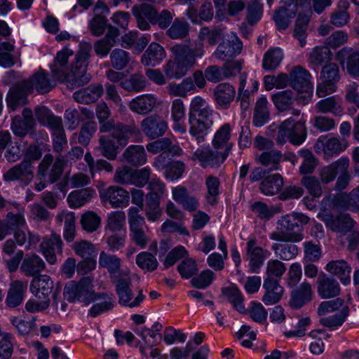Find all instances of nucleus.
I'll use <instances>...</instances> for the list:
<instances>
[{"instance_id": "1", "label": "nucleus", "mask_w": 359, "mask_h": 359, "mask_svg": "<svg viewBox=\"0 0 359 359\" xmlns=\"http://www.w3.org/2000/svg\"><path fill=\"white\" fill-rule=\"evenodd\" d=\"M92 46L89 43H81L80 49L68 72L67 64L69 57L73 55L74 51L68 48L59 51L51 65L52 76L58 81L67 83L72 88L84 86L90 80V76L86 74V70Z\"/></svg>"}, {"instance_id": "2", "label": "nucleus", "mask_w": 359, "mask_h": 359, "mask_svg": "<svg viewBox=\"0 0 359 359\" xmlns=\"http://www.w3.org/2000/svg\"><path fill=\"white\" fill-rule=\"evenodd\" d=\"M212 116L213 111L204 98L196 96L191 100L189 109V133L198 142L203 141L212 126Z\"/></svg>"}, {"instance_id": "3", "label": "nucleus", "mask_w": 359, "mask_h": 359, "mask_svg": "<svg viewBox=\"0 0 359 359\" xmlns=\"http://www.w3.org/2000/svg\"><path fill=\"white\" fill-rule=\"evenodd\" d=\"M309 222V217L306 215L293 212L281 217L278 220V227L276 231L270 233L271 240L282 242H298L302 240L300 233L301 225L306 224Z\"/></svg>"}, {"instance_id": "4", "label": "nucleus", "mask_w": 359, "mask_h": 359, "mask_svg": "<svg viewBox=\"0 0 359 359\" xmlns=\"http://www.w3.org/2000/svg\"><path fill=\"white\" fill-rule=\"evenodd\" d=\"M30 292L35 299H29L25 309L29 313H37L47 309L50 304V294L53 289V282L47 275L34 277L30 283Z\"/></svg>"}, {"instance_id": "5", "label": "nucleus", "mask_w": 359, "mask_h": 359, "mask_svg": "<svg viewBox=\"0 0 359 359\" xmlns=\"http://www.w3.org/2000/svg\"><path fill=\"white\" fill-rule=\"evenodd\" d=\"M92 282L90 277H84L78 283L74 281L67 283L63 292L65 299L71 302H83L86 305L98 300L100 293L94 292Z\"/></svg>"}, {"instance_id": "6", "label": "nucleus", "mask_w": 359, "mask_h": 359, "mask_svg": "<svg viewBox=\"0 0 359 359\" xmlns=\"http://www.w3.org/2000/svg\"><path fill=\"white\" fill-rule=\"evenodd\" d=\"M100 131L101 133H110L111 136L116 140L118 145L121 147H126L131 137L137 136L140 133L139 128L135 122L125 124L121 122L115 123L113 120L102 123L100 126Z\"/></svg>"}, {"instance_id": "7", "label": "nucleus", "mask_w": 359, "mask_h": 359, "mask_svg": "<svg viewBox=\"0 0 359 359\" xmlns=\"http://www.w3.org/2000/svg\"><path fill=\"white\" fill-rule=\"evenodd\" d=\"M115 284L116 292L118 297V302L121 305L134 308L140 305L144 299L142 290H140L138 294L133 299V293L131 285V278L128 274L121 276L119 278L112 281Z\"/></svg>"}, {"instance_id": "8", "label": "nucleus", "mask_w": 359, "mask_h": 359, "mask_svg": "<svg viewBox=\"0 0 359 359\" xmlns=\"http://www.w3.org/2000/svg\"><path fill=\"white\" fill-rule=\"evenodd\" d=\"M170 50L174 55V60H168L163 66V70L168 79H180L193 67L194 60L184 57L175 46Z\"/></svg>"}, {"instance_id": "9", "label": "nucleus", "mask_w": 359, "mask_h": 359, "mask_svg": "<svg viewBox=\"0 0 359 359\" xmlns=\"http://www.w3.org/2000/svg\"><path fill=\"white\" fill-rule=\"evenodd\" d=\"M311 77L310 73L299 65L293 67L290 72V86L299 94H303V105L306 104L312 96Z\"/></svg>"}, {"instance_id": "10", "label": "nucleus", "mask_w": 359, "mask_h": 359, "mask_svg": "<svg viewBox=\"0 0 359 359\" xmlns=\"http://www.w3.org/2000/svg\"><path fill=\"white\" fill-rule=\"evenodd\" d=\"M128 223L130 240L140 248H144L149 241L143 227L145 226L144 218L140 215L138 208L131 207L128 211Z\"/></svg>"}, {"instance_id": "11", "label": "nucleus", "mask_w": 359, "mask_h": 359, "mask_svg": "<svg viewBox=\"0 0 359 359\" xmlns=\"http://www.w3.org/2000/svg\"><path fill=\"white\" fill-rule=\"evenodd\" d=\"M339 69L335 63H328L323 67L320 79L316 94L318 97H325L337 90V83L339 81Z\"/></svg>"}, {"instance_id": "12", "label": "nucleus", "mask_w": 359, "mask_h": 359, "mask_svg": "<svg viewBox=\"0 0 359 359\" xmlns=\"http://www.w3.org/2000/svg\"><path fill=\"white\" fill-rule=\"evenodd\" d=\"M34 166L28 161H22L6 171L3 180L6 182H18L21 187L27 186L34 179Z\"/></svg>"}, {"instance_id": "13", "label": "nucleus", "mask_w": 359, "mask_h": 359, "mask_svg": "<svg viewBox=\"0 0 359 359\" xmlns=\"http://www.w3.org/2000/svg\"><path fill=\"white\" fill-rule=\"evenodd\" d=\"M322 220L327 228L339 236H345L353 229L355 222L347 213H341L337 215L324 214Z\"/></svg>"}, {"instance_id": "14", "label": "nucleus", "mask_w": 359, "mask_h": 359, "mask_svg": "<svg viewBox=\"0 0 359 359\" xmlns=\"http://www.w3.org/2000/svg\"><path fill=\"white\" fill-rule=\"evenodd\" d=\"M270 255L269 250H264L257 245V241L255 238H250L247 242L246 257L249 262V268L251 273H259L264 260Z\"/></svg>"}, {"instance_id": "15", "label": "nucleus", "mask_w": 359, "mask_h": 359, "mask_svg": "<svg viewBox=\"0 0 359 359\" xmlns=\"http://www.w3.org/2000/svg\"><path fill=\"white\" fill-rule=\"evenodd\" d=\"M34 126L33 112L31 109L26 107L22 110V116L18 115L12 118L11 129L15 136L24 138L32 132Z\"/></svg>"}, {"instance_id": "16", "label": "nucleus", "mask_w": 359, "mask_h": 359, "mask_svg": "<svg viewBox=\"0 0 359 359\" xmlns=\"http://www.w3.org/2000/svg\"><path fill=\"white\" fill-rule=\"evenodd\" d=\"M271 100L276 107L280 111H292V115L299 116L301 111L297 109H293L292 105L295 100L302 104L303 98L301 96L296 97L294 93L290 90H286L278 92L271 96Z\"/></svg>"}, {"instance_id": "17", "label": "nucleus", "mask_w": 359, "mask_h": 359, "mask_svg": "<svg viewBox=\"0 0 359 359\" xmlns=\"http://www.w3.org/2000/svg\"><path fill=\"white\" fill-rule=\"evenodd\" d=\"M228 155L227 151L201 148L198 149L193 154L192 159H197L203 168L208 166L218 167L224 162Z\"/></svg>"}, {"instance_id": "18", "label": "nucleus", "mask_w": 359, "mask_h": 359, "mask_svg": "<svg viewBox=\"0 0 359 359\" xmlns=\"http://www.w3.org/2000/svg\"><path fill=\"white\" fill-rule=\"evenodd\" d=\"M242 47L240 39L232 34L218 45L213 55L219 60L228 61L241 53Z\"/></svg>"}, {"instance_id": "19", "label": "nucleus", "mask_w": 359, "mask_h": 359, "mask_svg": "<svg viewBox=\"0 0 359 359\" xmlns=\"http://www.w3.org/2000/svg\"><path fill=\"white\" fill-rule=\"evenodd\" d=\"M100 195L104 202H108L114 208H124L129 204V192L116 185L109 187L101 191Z\"/></svg>"}, {"instance_id": "20", "label": "nucleus", "mask_w": 359, "mask_h": 359, "mask_svg": "<svg viewBox=\"0 0 359 359\" xmlns=\"http://www.w3.org/2000/svg\"><path fill=\"white\" fill-rule=\"evenodd\" d=\"M140 127L147 137L156 139L165 133L168 124L161 116L153 114L144 118L140 123Z\"/></svg>"}, {"instance_id": "21", "label": "nucleus", "mask_w": 359, "mask_h": 359, "mask_svg": "<svg viewBox=\"0 0 359 359\" xmlns=\"http://www.w3.org/2000/svg\"><path fill=\"white\" fill-rule=\"evenodd\" d=\"M41 250L46 261L54 264L57 262V255L62 252V241L60 235L52 233L50 236H46L40 245Z\"/></svg>"}, {"instance_id": "22", "label": "nucleus", "mask_w": 359, "mask_h": 359, "mask_svg": "<svg viewBox=\"0 0 359 359\" xmlns=\"http://www.w3.org/2000/svg\"><path fill=\"white\" fill-rule=\"evenodd\" d=\"M348 142L344 138L321 136L315 145L316 149H322L325 156L332 157L339 154L348 147Z\"/></svg>"}, {"instance_id": "23", "label": "nucleus", "mask_w": 359, "mask_h": 359, "mask_svg": "<svg viewBox=\"0 0 359 359\" xmlns=\"http://www.w3.org/2000/svg\"><path fill=\"white\" fill-rule=\"evenodd\" d=\"M27 82H18L9 92L7 97L8 107L15 111L18 107L25 105L27 102V95L31 92V87L27 86Z\"/></svg>"}, {"instance_id": "24", "label": "nucleus", "mask_w": 359, "mask_h": 359, "mask_svg": "<svg viewBox=\"0 0 359 359\" xmlns=\"http://www.w3.org/2000/svg\"><path fill=\"white\" fill-rule=\"evenodd\" d=\"M264 294L262 301L265 305H273L278 303L284 294V287L280 285V281L276 279L264 278L263 283Z\"/></svg>"}, {"instance_id": "25", "label": "nucleus", "mask_w": 359, "mask_h": 359, "mask_svg": "<svg viewBox=\"0 0 359 359\" xmlns=\"http://www.w3.org/2000/svg\"><path fill=\"white\" fill-rule=\"evenodd\" d=\"M99 264L101 267L107 270L111 282L119 278L121 276L127 275L121 270V259L115 255L102 251L99 256Z\"/></svg>"}, {"instance_id": "26", "label": "nucleus", "mask_w": 359, "mask_h": 359, "mask_svg": "<svg viewBox=\"0 0 359 359\" xmlns=\"http://www.w3.org/2000/svg\"><path fill=\"white\" fill-rule=\"evenodd\" d=\"M291 0H281L283 6L277 8L273 20L279 30H285L290 23L291 19L296 15L294 6L290 2Z\"/></svg>"}, {"instance_id": "27", "label": "nucleus", "mask_w": 359, "mask_h": 359, "mask_svg": "<svg viewBox=\"0 0 359 359\" xmlns=\"http://www.w3.org/2000/svg\"><path fill=\"white\" fill-rule=\"evenodd\" d=\"M157 98L153 94H144L133 98L128 104L129 109L140 115L149 114L156 104Z\"/></svg>"}, {"instance_id": "28", "label": "nucleus", "mask_w": 359, "mask_h": 359, "mask_svg": "<svg viewBox=\"0 0 359 359\" xmlns=\"http://www.w3.org/2000/svg\"><path fill=\"white\" fill-rule=\"evenodd\" d=\"M313 290L310 283L303 282L294 289L290 294V305L294 309H300L311 302L313 297Z\"/></svg>"}, {"instance_id": "29", "label": "nucleus", "mask_w": 359, "mask_h": 359, "mask_svg": "<svg viewBox=\"0 0 359 359\" xmlns=\"http://www.w3.org/2000/svg\"><path fill=\"white\" fill-rule=\"evenodd\" d=\"M317 292L321 298L330 299L337 297L341 287L336 279L324 275L318 279Z\"/></svg>"}, {"instance_id": "30", "label": "nucleus", "mask_w": 359, "mask_h": 359, "mask_svg": "<svg viewBox=\"0 0 359 359\" xmlns=\"http://www.w3.org/2000/svg\"><path fill=\"white\" fill-rule=\"evenodd\" d=\"M215 102L223 109H228L236 97L234 87L229 83H221L214 89Z\"/></svg>"}, {"instance_id": "31", "label": "nucleus", "mask_w": 359, "mask_h": 359, "mask_svg": "<svg viewBox=\"0 0 359 359\" xmlns=\"http://www.w3.org/2000/svg\"><path fill=\"white\" fill-rule=\"evenodd\" d=\"M132 13L140 29L147 30L150 28V25L146 18L152 24V16L155 14L153 6L148 4L135 5L132 8Z\"/></svg>"}, {"instance_id": "32", "label": "nucleus", "mask_w": 359, "mask_h": 359, "mask_svg": "<svg viewBox=\"0 0 359 359\" xmlns=\"http://www.w3.org/2000/svg\"><path fill=\"white\" fill-rule=\"evenodd\" d=\"M27 82V86L31 87V92L36 89L39 93L44 94L50 92L55 86L52 84L48 74L42 69H40L33 74L29 79L24 80Z\"/></svg>"}, {"instance_id": "33", "label": "nucleus", "mask_w": 359, "mask_h": 359, "mask_svg": "<svg viewBox=\"0 0 359 359\" xmlns=\"http://www.w3.org/2000/svg\"><path fill=\"white\" fill-rule=\"evenodd\" d=\"M171 117L173 121L174 130L184 134L187 132L185 121V107L183 101L177 98L175 99L171 105Z\"/></svg>"}, {"instance_id": "34", "label": "nucleus", "mask_w": 359, "mask_h": 359, "mask_svg": "<svg viewBox=\"0 0 359 359\" xmlns=\"http://www.w3.org/2000/svg\"><path fill=\"white\" fill-rule=\"evenodd\" d=\"M102 93L103 87L101 84L90 85L75 92L73 98L79 103L88 104L97 101Z\"/></svg>"}, {"instance_id": "35", "label": "nucleus", "mask_w": 359, "mask_h": 359, "mask_svg": "<svg viewBox=\"0 0 359 359\" xmlns=\"http://www.w3.org/2000/svg\"><path fill=\"white\" fill-rule=\"evenodd\" d=\"M122 157L125 162L135 167L142 165L147 161L146 151L142 145L129 146L124 150Z\"/></svg>"}, {"instance_id": "36", "label": "nucleus", "mask_w": 359, "mask_h": 359, "mask_svg": "<svg viewBox=\"0 0 359 359\" xmlns=\"http://www.w3.org/2000/svg\"><path fill=\"white\" fill-rule=\"evenodd\" d=\"M164 48L157 43H151L143 53L141 62L144 66L155 67L165 57Z\"/></svg>"}, {"instance_id": "37", "label": "nucleus", "mask_w": 359, "mask_h": 359, "mask_svg": "<svg viewBox=\"0 0 359 359\" xmlns=\"http://www.w3.org/2000/svg\"><path fill=\"white\" fill-rule=\"evenodd\" d=\"M347 157H341L329 165L323 167L320 172V180L324 184L332 182L337 175L345 170V165L348 162Z\"/></svg>"}, {"instance_id": "38", "label": "nucleus", "mask_w": 359, "mask_h": 359, "mask_svg": "<svg viewBox=\"0 0 359 359\" xmlns=\"http://www.w3.org/2000/svg\"><path fill=\"white\" fill-rule=\"evenodd\" d=\"M27 288V283L15 280L11 283L6 299V304L11 308L19 306L24 298V294Z\"/></svg>"}, {"instance_id": "39", "label": "nucleus", "mask_w": 359, "mask_h": 359, "mask_svg": "<svg viewBox=\"0 0 359 359\" xmlns=\"http://www.w3.org/2000/svg\"><path fill=\"white\" fill-rule=\"evenodd\" d=\"M46 264L36 254L26 257L22 262L20 270L26 276H35L42 272Z\"/></svg>"}, {"instance_id": "40", "label": "nucleus", "mask_w": 359, "mask_h": 359, "mask_svg": "<svg viewBox=\"0 0 359 359\" xmlns=\"http://www.w3.org/2000/svg\"><path fill=\"white\" fill-rule=\"evenodd\" d=\"M284 182L280 174H273L264 178L259 184L260 191L266 196H274L280 193Z\"/></svg>"}, {"instance_id": "41", "label": "nucleus", "mask_w": 359, "mask_h": 359, "mask_svg": "<svg viewBox=\"0 0 359 359\" xmlns=\"http://www.w3.org/2000/svg\"><path fill=\"white\" fill-rule=\"evenodd\" d=\"M98 8L101 9V13L95 14L89 24L90 31L95 36H100L104 33L107 27V20L104 15L109 14V8L104 3L97 2L95 11Z\"/></svg>"}, {"instance_id": "42", "label": "nucleus", "mask_w": 359, "mask_h": 359, "mask_svg": "<svg viewBox=\"0 0 359 359\" xmlns=\"http://www.w3.org/2000/svg\"><path fill=\"white\" fill-rule=\"evenodd\" d=\"M231 137V126L229 123L224 124L215 133L212 140V145L215 149L227 151L229 154L233 144L229 142Z\"/></svg>"}, {"instance_id": "43", "label": "nucleus", "mask_w": 359, "mask_h": 359, "mask_svg": "<svg viewBox=\"0 0 359 359\" xmlns=\"http://www.w3.org/2000/svg\"><path fill=\"white\" fill-rule=\"evenodd\" d=\"M326 270L337 276L344 285L349 283L351 269L346 261L343 259L331 261L327 264Z\"/></svg>"}, {"instance_id": "44", "label": "nucleus", "mask_w": 359, "mask_h": 359, "mask_svg": "<svg viewBox=\"0 0 359 359\" xmlns=\"http://www.w3.org/2000/svg\"><path fill=\"white\" fill-rule=\"evenodd\" d=\"M318 112L323 114L332 113L334 116H341L344 114V109L341 104V100L335 96L320 100L316 105Z\"/></svg>"}, {"instance_id": "45", "label": "nucleus", "mask_w": 359, "mask_h": 359, "mask_svg": "<svg viewBox=\"0 0 359 359\" xmlns=\"http://www.w3.org/2000/svg\"><path fill=\"white\" fill-rule=\"evenodd\" d=\"M148 86V82L144 75L135 73L129 78L121 81L120 86L127 92L139 93L144 90Z\"/></svg>"}, {"instance_id": "46", "label": "nucleus", "mask_w": 359, "mask_h": 359, "mask_svg": "<svg viewBox=\"0 0 359 359\" xmlns=\"http://www.w3.org/2000/svg\"><path fill=\"white\" fill-rule=\"evenodd\" d=\"M94 194L95 190L91 188L74 191L67 197L69 205L73 208H80L90 201Z\"/></svg>"}, {"instance_id": "47", "label": "nucleus", "mask_w": 359, "mask_h": 359, "mask_svg": "<svg viewBox=\"0 0 359 359\" xmlns=\"http://www.w3.org/2000/svg\"><path fill=\"white\" fill-rule=\"evenodd\" d=\"M57 220L60 224L64 221L63 237L67 242L74 241L76 235L75 216L72 212L63 211L57 216Z\"/></svg>"}, {"instance_id": "48", "label": "nucleus", "mask_w": 359, "mask_h": 359, "mask_svg": "<svg viewBox=\"0 0 359 359\" xmlns=\"http://www.w3.org/2000/svg\"><path fill=\"white\" fill-rule=\"evenodd\" d=\"M353 190L348 194H340L334 197V202L339 208L358 212L359 211V198Z\"/></svg>"}, {"instance_id": "49", "label": "nucleus", "mask_w": 359, "mask_h": 359, "mask_svg": "<svg viewBox=\"0 0 359 359\" xmlns=\"http://www.w3.org/2000/svg\"><path fill=\"white\" fill-rule=\"evenodd\" d=\"M166 89L171 96L185 97L189 92L194 90L196 87L192 79L187 78L180 83H170Z\"/></svg>"}, {"instance_id": "50", "label": "nucleus", "mask_w": 359, "mask_h": 359, "mask_svg": "<svg viewBox=\"0 0 359 359\" xmlns=\"http://www.w3.org/2000/svg\"><path fill=\"white\" fill-rule=\"evenodd\" d=\"M332 53L327 46H318L313 49L309 56V64L319 67L330 63Z\"/></svg>"}, {"instance_id": "51", "label": "nucleus", "mask_w": 359, "mask_h": 359, "mask_svg": "<svg viewBox=\"0 0 359 359\" xmlns=\"http://www.w3.org/2000/svg\"><path fill=\"white\" fill-rule=\"evenodd\" d=\"M282 154L278 150H271L262 152L256 158L258 163L265 167H268L269 171L279 169Z\"/></svg>"}, {"instance_id": "52", "label": "nucleus", "mask_w": 359, "mask_h": 359, "mask_svg": "<svg viewBox=\"0 0 359 359\" xmlns=\"http://www.w3.org/2000/svg\"><path fill=\"white\" fill-rule=\"evenodd\" d=\"M224 27L222 26L203 27L198 32V39L207 41L209 45L215 46L223 37Z\"/></svg>"}, {"instance_id": "53", "label": "nucleus", "mask_w": 359, "mask_h": 359, "mask_svg": "<svg viewBox=\"0 0 359 359\" xmlns=\"http://www.w3.org/2000/svg\"><path fill=\"white\" fill-rule=\"evenodd\" d=\"M160 199L154 194L146 195L144 211L148 220L151 222L158 220L162 214L160 208Z\"/></svg>"}, {"instance_id": "54", "label": "nucleus", "mask_w": 359, "mask_h": 359, "mask_svg": "<svg viewBox=\"0 0 359 359\" xmlns=\"http://www.w3.org/2000/svg\"><path fill=\"white\" fill-rule=\"evenodd\" d=\"M175 46L184 57H189L194 60L193 67L196 62V58L202 57L205 53L204 44L201 41L196 42L193 48H190L186 44H176Z\"/></svg>"}, {"instance_id": "55", "label": "nucleus", "mask_w": 359, "mask_h": 359, "mask_svg": "<svg viewBox=\"0 0 359 359\" xmlns=\"http://www.w3.org/2000/svg\"><path fill=\"white\" fill-rule=\"evenodd\" d=\"M283 58V53L280 48H271L264 55L262 67L265 70H274L279 66Z\"/></svg>"}, {"instance_id": "56", "label": "nucleus", "mask_w": 359, "mask_h": 359, "mask_svg": "<svg viewBox=\"0 0 359 359\" xmlns=\"http://www.w3.org/2000/svg\"><path fill=\"white\" fill-rule=\"evenodd\" d=\"M99 150L108 160H115L118 153V146L109 136L102 135L99 139Z\"/></svg>"}, {"instance_id": "57", "label": "nucleus", "mask_w": 359, "mask_h": 359, "mask_svg": "<svg viewBox=\"0 0 359 359\" xmlns=\"http://www.w3.org/2000/svg\"><path fill=\"white\" fill-rule=\"evenodd\" d=\"M222 293L239 313H245L246 312L243 304L244 299L238 288L236 287H225L222 289Z\"/></svg>"}, {"instance_id": "58", "label": "nucleus", "mask_w": 359, "mask_h": 359, "mask_svg": "<svg viewBox=\"0 0 359 359\" xmlns=\"http://www.w3.org/2000/svg\"><path fill=\"white\" fill-rule=\"evenodd\" d=\"M189 25L187 22L175 18L166 31V35L172 39H182L189 35Z\"/></svg>"}, {"instance_id": "59", "label": "nucleus", "mask_w": 359, "mask_h": 359, "mask_svg": "<svg viewBox=\"0 0 359 359\" xmlns=\"http://www.w3.org/2000/svg\"><path fill=\"white\" fill-rule=\"evenodd\" d=\"M98 299H102V302L95 304L89 310V315L91 317L95 318L114 307V297L112 294L100 293Z\"/></svg>"}, {"instance_id": "60", "label": "nucleus", "mask_w": 359, "mask_h": 359, "mask_svg": "<svg viewBox=\"0 0 359 359\" xmlns=\"http://www.w3.org/2000/svg\"><path fill=\"white\" fill-rule=\"evenodd\" d=\"M268 101L265 97L259 98L254 109L253 123L256 126H263L269 118Z\"/></svg>"}, {"instance_id": "61", "label": "nucleus", "mask_w": 359, "mask_h": 359, "mask_svg": "<svg viewBox=\"0 0 359 359\" xmlns=\"http://www.w3.org/2000/svg\"><path fill=\"white\" fill-rule=\"evenodd\" d=\"M287 270L286 265L276 259H269L266 265L265 278L280 281Z\"/></svg>"}, {"instance_id": "62", "label": "nucleus", "mask_w": 359, "mask_h": 359, "mask_svg": "<svg viewBox=\"0 0 359 359\" xmlns=\"http://www.w3.org/2000/svg\"><path fill=\"white\" fill-rule=\"evenodd\" d=\"M205 186L208 190L206 194V201L209 205H215L218 202V196L219 194V180L215 176L210 175L206 177Z\"/></svg>"}, {"instance_id": "63", "label": "nucleus", "mask_w": 359, "mask_h": 359, "mask_svg": "<svg viewBox=\"0 0 359 359\" xmlns=\"http://www.w3.org/2000/svg\"><path fill=\"white\" fill-rule=\"evenodd\" d=\"M275 255L281 260L288 261L294 258L298 254V248L294 244L274 243L271 246Z\"/></svg>"}, {"instance_id": "64", "label": "nucleus", "mask_w": 359, "mask_h": 359, "mask_svg": "<svg viewBox=\"0 0 359 359\" xmlns=\"http://www.w3.org/2000/svg\"><path fill=\"white\" fill-rule=\"evenodd\" d=\"M309 18L305 15H299L295 21L293 36L299 41L301 47H304L306 43Z\"/></svg>"}]
</instances>
